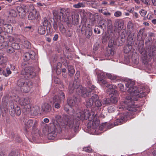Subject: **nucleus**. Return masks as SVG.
<instances>
[{
	"mask_svg": "<svg viewBox=\"0 0 156 156\" xmlns=\"http://www.w3.org/2000/svg\"><path fill=\"white\" fill-rule=\"evenodd\" d=\"M79 72H77V73H76V74L75 75V80L74 81V82L75 81L77 82L76 80L79 77Z\"/></svg>",
	"mask_w": 156,
	"mask_h": 156,
	"instance_id": "nucleus-60",
	"label": "nucleus"
},
{
	"mask_svg": "<svg viewBox=\"0 0 156 156\" xmlns=\"http://www.w3.org/2000/svg\"><path fill=\"white\" fill-rule=\"evenodd\" d=\"M6 51L8 53H11L14 51L12 46H9L6 48Z\"/></svg>",
	"mask_w": 156,
	"mask_h": 156,
	"instance_id": "nucleus-39",
	"label": "nucleus"
},
{
	"mask_svg": "<svg viewBox=\"0 0 156 156\" xmlns=\"http://www.w3.org/2000/svg\"><path fill=\"white\" fill-rule=\"evenodd\" d=\"M25 123L27 128H29L32 126V128L34 129L37 126V122L36 120L34 121L33 120L30 119L27 120Z\"/></svg>",
	"mask_w": 156,
	"mask_h": 156,
	"instance_id": "nucleus-14",
	"label": "nucleus"
},
{
	"mask_svg": "<svg viewBox=\"0 0 156 156\" xmlns=\"http://www.w3.org/2000/svg\"><path fill=\"white\" fill-rule=\"evenodd\" d=\"M95 71L98 76V81L99 83L103 84H106L107 81L103 79L105 78L106 73L97 69L95 70Z\"/></svg>",
	"mask_w": 156,
	"mask_h": 156,
	"instance_id": "nucleus-9",
	"label": "nucleus"
},
{
	"mask_svg": "<svg viewBox=\"0 0 156 156\" xmlns=\"http://www.w3.org/2000/svg\"><path fill=\"white\" fill-rule=\"evenodd\" d=\"M111 102V100L109 98H105L102 101L103 104L108 105Z\"/></svg>",
	"mask_w": 156,
	"mask_h": 156,
	"instance_id": "nucleus-31",
	"label": "nucleus"
},
{
	"mask_svg": "<svg viewBox=\"0 0 156 156\" xmlns=\"http://www.w3.org/2000/svg\"><path fill=\"white\" fill-rule=\"evenodd\" d=\"M85 6V3L84 2H79L77 4L74 5L73 7L75 8L79 9L80 8H83Z\"/></svg>",
	"mask_w": 156,
	"mask_h": 156,
	"instance_id": "nucleus-22",
	"label": "nucleus"
},
{
	"mask_svg": "<svg viewBox=\"0 0 156 156\" xmlns=\"http://www.w3.org/2000/svg\"><path fill=\"white\" fill-rule=\"evenodd\" d=\"M92 122V126L90 127V131L91 133L93 134L99 135L100 133L98 132V130L97 128L98 126L100 123L99 120L96 119L95 118L91 121L90 123Z\"/></svg>",
	"mask_w": 156,
	"mask_h": 156,
	"instance_id": "nucleus-8",
	"label": "nucleus"
},
{
	"mask_svg": "<svg viewBox=\"0 0 156 156\" xmlns=\"http://www.w3.org/2000/svg\"><path fill=\"white\" fill-rule=\"evenodd\" d=\"M12 111L14 112L17 115H20L21 113L20 108L18 106L15 107Z\"/></svg>",
	"mask_w": 156,
	"mask_h": 156,
	"instance_id": "nucleus-25",
	"label": "nucleus"
},
{
	"mask_svg": "<svg viewBox=\"0 0 156 156\" xmlns=\"http://www.w3.org/2000/svg\"><path fill=\"white\" fill-rule=\"evenodd\" d=\"M83 150L87 152H90L92 151L91 148L90 147H86L83 148Z\"/></svg>",
	"mask_w": 156,
	"mask_h": 156,
	"instance_id": "nucleus-52",
	"label": "nucleus"
},
{
	"mask_svg": "<svg viewBox=\"0 0 156 156\" xmlns=\"http://www.w3.org/2000/svg\"><path fill=\"white\" fill-rule=\"evenodd\" d=\"M118 86L120 88V90L122 91H124V86L123 85L121 84L120 83L118 84Z\"/></svg>",
	"mask_w": 156,
	"mask_h": 156,
	"instance_id": "nucleus-57",
	"label": "nucleus"
},
{
	"mask_svg": "<svg viewBox=\"0 0 156 156\" xmlns=\"http://www.w3.org/2000/svg\"><path fill=\"white\" fill-rule=\"evenodd\" d=\"M108 51L109 52H110V54L109 53L108 55V56H110L111 55H113L114 54V52L113 51H112V50L111 49L108 50Z\"/></svg>",
	"mask_w": 156,
	"mask_h": 156,
	"instance_id": "nucleus-63",
	"label": "nucleus"
},
{
	"mask_svg": "<svg viewBox=\"0 0 156 156\" xmlns=\"http://www.w3.org/2000/svg\"><path fill=\"white\" fill-rule=\"evenodd\" d=\"M86 34H85L86 35V37L87 38H89L92 35V32L90 28H88Z\"/></svg>",
	"mask_w": 156,
	"mask_h": 156,
	"instance_id": "nucleus-45",
	"label": "nucleus"
},
{
	"mask_svg": "<svg viewBox=\"0 0 156 156\" xmlns=\"http://www.w3.org/2000/svg\"><path fill=\"white\" fill-rule=\"evenodd\" d=\"M68 71L69 75L70 76H72L75 73V70L73 66H68Z\"/></svg>",
	"mask_w": 156,
	"mask_h": 156,
	"instance_id": "nucleus-26",
	"label": "nucleus"
},
{
	"mask_svg": "<svg viewBox=\"0 0 156 156\" xmlns=\"http://www.w3.org/2000/svg\"><path fill=\"white\" fill-rule=\"evenodd\" d=\"M122 15V13L119 11H117L114 13V16L116 17H119Z\"/></svg>",
	"mask_w": 156,
	"mask_h": 156,
	"instance_id": "nucleus-53",
	"label": "nucleus"
},
{
	"mask_svg": "<svg viewBox=\"0 0 156 156\" xmlns=\"http://www.w3.org/2000/svg\"><path fill=\"white\" fill-rule=\"evenodd\" d=\"M127 29L129 31L132 32L134 29V25L133 23L130 21L128 22L127 25Z\"/></svg>",
	"mask_w": 156,
	"mask_h": 156,
	"instance_id": "nucleus-27",
	"label": "nucleus"
},
{
	"mask_svg": "<svg viewBox=\"0 0 156 156\" xmlns=\"http://www.w3.org/2000/svg\"><path fill=\"white\" fill-rule=\"evenodd\" d=\"M88 28H90L89 27H87L85 25L83 26L81 29L82 33L84 34H86L87 31H88L87 30H88Z\"/></svg>",
	"mask_w": 156,
	"mask_h": 156,
	"instance_id": "nucleus-30",
	"label": "nucleus"
},
{
	"mask_svg": "<svg viewBox=\"0 0 156 156\" xmlns=\"http://www.w3.org/2000/svg\"><path fill=\"white\" fill-rule=\"evenodd\" d=\"M11 45L14 49H18L20 48V46L18 43H13Z\"/></svg>",
	"mask_w": 156,
	"mask_h": 156,
	"instance_id": "nucleus-38",
	"label": "nucleus"
},
{
	"mask_svg": "<svg viewBox=\"0 0 156 156\" xmlns=\"http://www.w3.org/2000/svg\"><path fill=\"white\" fill-rule=\"evenodd\" d=\"M156 52L155 51H150L148 54L150 58H152L155 55Z\"/></svg>",
	"mask_w": 156,
	"mask_h": 156,
	"instance_id": "nucleus-43",
	"label": "nucleus"
},
{
	"mask_svg": "<svg viewBox=\"0 0 156 156\" xmlns=\"http://www.w3.org/2000/svg\"><path fill=\"white\" fill-rule=\"evenodd\" d=\"M145 5H149L150 0H141V1Z\"/></svg>",
	"mask_w": 156,
	"mask_h": 156,
	"instance_id": "nucleus-55",
	"label": "nucleus"
},
{
	"mask_svg": "<svg viewBox=\"0 0 156 156\" xmlns=\"http://www.w3.org/2000/svg\"><path fill=\"white\" fill-rule=\"evenodd\" d=\"M106 76L108 77V78L111 80H115L116 78V76L112 75L111 74L106 73Z\"/></svg>",
	"mask_w": 156,
	"mask_h": 156,
	"instance_id": "nucleus-36",
	"label": "nucleus"
},
{
	"mask_svg": "<svg viewBox=\"0 0 156 156\" xmlns=\"http://www.w3.org/2000/svg\"><path fill=\"white\" fill-rule=\"evenodd\" d=\"M61 93H62L63 94L64 98H65V94L62 91H60L58 92L57 95H55L54 96L57 97V100H60V99L61 98H60L62 97V96L61 95Z\"/></svg>",
	"mask_w": 156,
	"mask_h": 156,
	"instance_id": "nucleus-41",
	"label": "nucleus"
},
{
	"mask_svg": "<svg viewBox=\"0 0 156 156\" xmlns=\"http://www.w3.org/2000/svg\"><path fill=\"white\" fill-rule=\"evenodd\" d=\"M132 47L130 45H127L124 48V52L126 53H128L132 49Z\"/></svg>",
	"mask_w": 156,
	"mask_h": 156,
	"instance_id": "nucleus-29",
	"label": "nucleus"
},
{
	"mask_svg": "<svg viewBox=\"0 0 156 156\" xmlns=\"http://www.w3.org/2000/svg\"><path fill=\"white\" fill-rule=\"evenodd\" d=\"M57 130L55 128V126L54 125H52L49 127L48 128V137H52V138H49V139H53V138H55L57 135L56 131Z\"/></svg>",
	"mask_w": 156,
	"mask_h": 156,
	"instance_id": "nucleus-11",
	"label": "nucleus"
},
{
	"mask_svg": "<svg viewBox=\"0 0 156 156\" xmlns=\"http://www.w3.org/2000/svg\"><path fill=\"white\" fill-rule=\"evenodd\" d=\"M34 68L31 67H26L22 70L20 76V78L17 83V86L20 87L22 91L27 93L30 91L32 85V82L26 79L27 78H32L35 76L34 72Z\"/></svg>",
	"mask_w": 156,
	"mask_h": 156,
	"instance_id": "nucleus-1",
	"label": "nucleus"
},
{
	"mask_svg": "<svg viewBox=\"0 0 156 156\" xmlns=\"http://www.w3.org/2000/svg\"><path fill=\"white\" fill-rule=\"evenodd\" d=\"M135 84V82L131 80H129L126 83V87L128 88L127 90L129 94L128 96H129V98L132 97L133 95L135 94L136 95L139 93L137 87L134 86Z\"/></svg>",
	"mask_w": 156,
	"mask_h": 156,
	"instance_id": "nucleus-6",
	"label": "nucleus"
},
{
	"mask_svg": "<svg viewBox=\"0 0 156 156\" xmlns=\"http://www.w3.org/2000/svg\"><path fill=\"white\" fill-rule=\"evenodd\" d=\"M39 16L38 12L35 10H33L32 12H30L28 16V19L30 20H36Z\"/></svg>",
	"mask_w": 156,
	"mask_h": 156,
	"instance_id": "nucleus-16",
	"label": "nucleus"
},
{
	"mask_svg": "<svg viewBox=\"0 0 156 156\" xmlns=\"http://www.w3.org/2000/svg\"><path fill=\"white\" fill-rule=\"evenodd\" d=\"M4 28L8 33H11L12 31V26L9 24H5Z\"/></svg>",
	"mask_w": 156,
	"mask_h": 156,
	"instance_id": "nucleus-21",
	"label": "nucleus"
},
{
	"mask_svg": "<svg viewBox=\"0 0 156 156\" xmlns=\"http://www.w3.org/2000/svg\"><path fill=\"white\" fill-rule=\"evenodd\" d=\"M54 16L56 18L60 21L66 22L69 20V16L70 14L69 9L59 8L55 9L53 11Z\"/></svg>",
	"mask_w": 156,
	"mask_h": 156,
	"instance_id": "nucleus-4",
	"label": "nucleus"
},
{
	"mask_svg": "<svg viewBox=\"0 0 156 156\" xmlns=\"http://www.w3.org/2000/svg\"><path fill=\"white\" fill-rule=\"evenodd\" d=\"M44 121L46 123H48L49 122V120L48 118H46L44 119Z\"/></svg>",
	"mask_w": 156,
	"mask_h": 156,
	"instance_id": "nucleus-64",
	"label": "nucleus"
},
{
	"mask_svg": "<svg viewBox=\"0 0 156 156\" xmlns=\"http://www.w3.org/2000/svg\"><path fill=\"white\" fill-rule=\"evenodd\" d=\"M140 53L142 56V58L145 59H147V57L146 51L144 50H143Z\"/></svg>",
	"mask_w": 156,
	"mask_h": 156,
	"instance_id": "nucleus-34",
	"label": "nucleus"
},
{
	"mask_svg": "<svg viewBox=\"0 0 156 156\" xmlns=\"http://www.w3.org/2000/svg\"><path fill=\"white\" fill-rule=\"evenodd\" d=\"M99 99L98 95L96 94H94L91 98L88 99L86 101V105L87 108L91 107L93 105L94 100H96Z\"/></svg>",
	"mask_w": 156,
	"mask_h": 156,
	"instance_id": "nucleus-13",
	"label": "nucleus"
},
{
	"mask_svg": "<svg viewBox=\"0 0 156 156\" xmlns=\"http://www.w3.org/2000/svg\"><path fill=\"white\" fill-rule=\"evenodd\" d=\"M56 121L58 123H62L63 120L62 119L61 116L58 114L55 115V116Z\"/></svg>",
	"mask_w": 156,
	"mask_h": 156,
	"instance_id": "nucleus-28",
	"label": "nucleus"
},
{
	"mask_svg": "<svg viewBox=\"0 0 156 156\" xmlns=\"http://www.w3.org/2000/svg\"><path fill=\"white\" fill-rule=\"evenodd\" d=\"M17 155H18V153L12 151L9 154V156H17Z\"/></svg>",
	"mask_w": 156,
	"mask_h": 156,
	"instance_id": "nucleus-56",
	"label": "nucleus"
},
{
	"mask_svg": "<svg viewBox=\"0 0 156 156\" xmlns=\"http://www.w3.org/2000/svg\"><path fill=\"white\" fill-rule=\"evenodd\" d=\"M115 109V108L113 106H110L108 108V111L109 113H112L114 112Z\"/></svg>",
	"mask_w": 156,
	"mask_h": 156,
	"instance_id": "nucleus-46",
	"label": "nucleus"
},
{
	"mask_svg": "<svg viewBox=\"0 0 156 156\" xmlns=\"http://www.w3.org/2000/svg\"><path fill=\"white\" fill-rule=\"evenodd\" d=\"M139 12L141 16L143 17L147 13L146 11L143 9H141Z\"/></svg>",
	"mask_w": 156,
	"mask_h": 156,
	"instance_id": "nucleus-47",
	"label": "nucleus"
},
{
	"mask_svg": "<svg viewBox=\"0 0 156 156\" xmlns=\"http://www.w3.org/2000/svg\"><path fill=\"white\" fill-rule=\"evenodd\" d=\"M30 99L28 97L21 98L20 99L19 103L22 106H25L27 105L30 103Z\"/></svg>",
	"mask_w": 156,
	"mask_h": 156,
	"instance_id": "nucleus-18",
	"label": "nucleus"
},
{
	"mask_svg": "<svg viewBox=\"0 0 156 156\" xmlns=\"http://www.w3.org/2000/svg\"><path fill=\"white\" fill-rule=\"evenodd\" d=\"M60 31L63 34H64L66 33V30L65 28L63 27L62 25L61 26L59 27Z\"/></svg>",
	"mask_w": 156,
	"mask_h": 156,
	"instance_id": "nucleus-51",
	"label": "nucleus"
},
{
	"mask_svg": "<svg viewBox=\"0 0 156 156\" xmlns=\"http://www.w3.org/2000/svg\"><path fill=\"white\" fill-rule=\"evenodd\" d=\"M38 32L40 34H44L45 33V27L42 26H40L38 29Z\"/></svg>",
	"mask_w": 156,
	"mask_h": 156,
	"instance_id": "nucleus-24",
	"label": "nucleus"
},
{
	"mask_svg": "<svg viewBox=\"0 0 156 156\" xmlns=\"http://www.w3.org/2000/svg\"><path fill=\"white\" fill-rule=\"evenodd\" d=\"M51 105L48 103L44 104L42 107L41 110L44 114H47L51 110Z\"/></svg>",
	"mask_w": 156,
	"mask_h": 156,
	"instance_id": "nucleus-17",
	"label": "nucleus"
},
{
	"mask_svg": "<svg viewBox=\"0 0 156 156\" xmlns=\"http://www.w3.org/2000/svg\"><path fill=\"white\" fill-rule=\"evenodd\" d=\"M62 97L60 98V100L57 99V97H54L53 98V102L54 104V107L57 109L59 108L60 107V104L62 101L64 100V97L63 94L61 93Z\"/></svg>",
	"mask_w": 156,
	"mask_h": 156,
	"instance_id": "nucleus-10",
	"label": "nucleus"
},
{
	"mask_svg": "<svg viewBox=\"0 0 156 156\" xmlns=\"http://www.w3.org/2000/svg\"><path fill=\"white\" fill-rule=\"evenodd\" d=\"M0 59L1 60L2 62L3 63H5L7 61V58L2 56H0Z\"/></svg>",
	"mask_w": 156,
	"mask_h": 156,
	"instance_id": "nucleus-44",
	"label": "nucleus"
},
{
	"mask_svg": "<svg viewBox=\"0 0 156 156\" xmlns=\"http://www.w3.org/2000/svg\"><path fill=\"white\" fill-rule=\"evenodd\" d=\"M6 72L4 71V73L3 74V75H4L5 76L7 77L8 76L9 74L11 73V72L10 70V69L9 68H7L6 69Z\"/></svg>",
	"mask_w": 156,
	"mask_h": 156,
	"instance_id": "nucleus-33",
	"label": "nucleus"
},
{
	"mask_svg": "<svg viewBox=\"0 0 156 156\" xmlns=\"http://www.w3.org/2000/svg\"><path fill=\"white\" fill-rule=\"evenodd\" d=\"M95 88V87L94 85H92L90 87L89 85V87L87 88V89H88L90 93L92 90H94Z\"/></svg>",
	"mask_w": 156,
	"mask_h": 156,
	"instance_id": "nucleus-54",
	"label": "nucleus"
},
{
	"mask_svg": "<svg viewBox=\"0 0 156 156\" xmlns=\"http://www.w3.org/2000/svg\"><path fill=\"white\" fill-rule=\"evenodd\" d=\"M126 117V115L124 114H121L120 117L119 118L117 119H116V122H114V125L113 126L112 125L111 128H112L114 126L121 124V123L125 121Z\"/></svg>",
	"mask_w": 156,
	"mask_h": 156,
	"instance_id": "nucleus-15",
	"label": "nucleus"
},
{
	"mask_svg": "<svg viewBox=\"0 0 156 156\" xmlns=\"http://www.w3.org/2000/svg\"><path fill=\"white\" fill-rule=\"evenodd\" d=\"M39 108L38 106H35L32 108L30 112L34 115H36L38 113Z\"/></svg>",
	"mask_w": 156,
	"mask_h": 156,
	"instance_id": "nucleus-20",
	"label": "nucleus"
},
{
	"mask_svg": "<svg viewBox=\"0 0 156 156\" xmlns=\"http://www.w3.org/2000/svg\"><path fill=\"white\" fill-rule=\"evenodd\" d=\"M24 42V46L27 49H30L31 47L30 42L27 41H25Z\"/></svg>",
	"mask_w": 156,
	"mask_h": 156,
	"instance_id": "nucleus-35",
	"label": "nucleus"
},
{
	"mask_svg": "<svg viewBox=\"0 0 156 156\" xmlns=\"http://www.w3.org/2000/svg\"><path fill=\"white\" fill-rule=\"evenodd\" d=\"M66 120L63 121V123L70 128H72L74 126V131L76 132L79 126L77 124H74L73 119L69 118V116H66L65 118Z\"/></svg>",
	"mask_w": 156,
	"mask_h": 156,
	"instance_id": "nucleus-7",
	"label": "nucleus"
},
{
	"mask_svg": "<svg viewBox=\"0 0 156 156\" xmlns=\"http://www.w3.org/2000/svg\"><path fill=\"white\" fill-rule=\"evenodd\" d=\"M2 45L4 48H6L8 46V43L7 42H5L3 43Z\"/></svg>",
	"mask_w": 156,
	"mask_h": 156,
	"instance_id": "nucleus-58",
	"label": "nucleus"
},
{
	"mask_svg": "<svg viewBox=\"0 0 156 156\" xmlns=\"http://www.w3.org/2000/svg\"><path fill=\"white\" fill-rule=\"evenodd\" d=\"M94 114L93 112H90L89 110L85 109L83 111H79L76 114V117L77 120H87L90 117L93 118Z\"/></svg>",
	"mask_w": 156,
	"mask_h": 156,
	"instance_id": "nucleus-5",
	"label": "nucleus"
},
{
	"mask_svg": "<svg viewBox=\"0 0 156 156\" xmlns=\"http://www.w3.org/2000/svg\"><path fill=\"white\" fill-rule=\"evenodd\" d=\"M111 102L113 103H116L117 102V99L115 97H112L110 99Z\"/></svg>",
	"mask_w": 156,
	"mask_h": 156,
	"instance_id": "nucleus-49",
	"label": "nucleus"
},
{
	"mask_svg": "<svg viewBox=\"0 0 156 156\" xmlns=\"http://www.w3.org/2000/svg\"><path fill=\"white\" fill-rule=\"evenodd\" d=\"M110 94H112L114 95H115V96H117L119 95V93L118 91L115 89H113L111 91V92L109 93Z\"/></svg>",
	"mask_w": 156,
	"mask_h": 156,
	"instance_id": "nucleus-48",
	"label": "nucleus"
},
{
	"mask_svg": "<svg viewBox=\"0 0 156 156\" xmlns=\"http://www.w3.org/2000/svg\"><path fill=\"white\" fill-rule=\"evenodd\" d=\"M106 87L111 90L113 89H115L116 88V86L114 85L107 84Z\"/></svg>",
	"mask_w": 156,
	"mask_h": 156,
	"instance_id": "nucleus-37",
	"label": "nucleus"
},
{
	"mask_svg": "<svg viewBox=\"0 0 156 156\" xmlns=\"http://www.w3.org/2000/svg\"><path fill=\"white\" fill-rule=\"evenodd\" d=\"M9 16L13 17H16L17 15L16 10L14 9H11L9 12Z\"/></svg>",
	"mask_w": 156,
	"mask_h": 156,
	"instance_id": "nucleus-23",
	"label": "nucleus"
},
{
	"mask_svg": "<svg viewBox=\"0 0 156 156\" xmlns=\"http://www.w3.org/2000/svg\"><path fill=\"white\" fill-rule=\"evenodd\" d=\"M94 102H95V105L97 107H99L101 105V101L98 99L96 100H94Z\"/></svg>",
	"mask_w": 156,
	"mask_h": 156,
	"instance_id": "nucleus-42",
	"label": "nucleus"
},
{
	"mask_svg": "<svg viewBox=\"0 0 156 156\" xmlns=\"http://www.w3.org/2000/svg\"><path fill=\"white\" fill-rule=\"evenodd\" d=\"M94 32L95 33H97V34H99L100 33V31L99 29H98V28L95 29H94Z\"/></svg>",
	"mask_w": 156,
	"mask_h": 156,
	"instance_id": "nucleus-62",
	"label": "nucleus"
},
{
	"mask_svg": "<svg viewBox=\"0 0 156 156\" xmlns=\"http://www.w3.org/2000/svg\"><path fill=\"white\" fill-rule=\"evenodd\" d=\"M75 89H76V92L77 94L84 98L89 96V92L88 89L79 85V83L75 81L73 83H70L68 87L69 93L70 94L72 93Z\"/></svg>",
	"mask_w": 156,
	"mask_h": 156,
	"instance_id": "nucleus-3",
	"label": "nucleus"
},
{
	"mask_svg": "<svg viewBox=\"0 0 156 156\" xmlns=\"http://www.w3.org/2000/svg\"><path fill=\"white\" fill-rule=\"evenodd\" d=\"M8 101V97L7 96L4 97L2 99V104L6 106L7 104V102Z\"/></svg>",
	"mask_w": 156,
	"mask_h": 156,
	"instance_id": "nucleus-32",
	"label": "nucleus"
},
{
	"mask_svg": "<svg viewBox=\"0 0 156 156\" xmlns=\"http://www.w3.org/2000/svg\"><path fill=\"white\" fill-rule=\"evenodd\" d=\"M80 102L79 100L76 98H73V99H70L68 101V104L69 106H75Z\"/></svg>",
	"mask_w": 156,
	"mask_h": 156,
	"instance_id": "nucleus-19",
	"label": "nucleus"
},
{
	"mask_svg": "<svg viewBox=\"0 0 156 156\" xmlns=\"http://www.w3.org/2000/svg\"><path fill=\"white\" fill-rule=\"evenodd\" d=\"M142 35V33L140 31V30L138 32L137 35V39H139L140 37L141 38Z\"/></svg>",
	"mask_w": 156,
	"mask_h": 156,
	"instance_id": "nucleus-59",
	"label": "nucleus"
},
{
	"mask_svg": "<svg viewBox=\"0 0 156 156\" xmlns=\"http://www.w3.org/2000/svg\"><path fill=\"white\" fill-rule=\"evenodd\" d=\"M138 93L137 95L134 94L132 97L129 98V96H126L125 101L122 103V106H119V109H127L130 111L135 112L137 110L136 106L134 104V101L138 100V98H142L145 97L146 94L145 92H142L140 93L138 90Z\"/></svg>",
	"mask_w": 156,
	"mask_h": 156,
	"instance_id": "nucleus-2",
	"label": "nucleus"
},
{
	"mask_svg": "<svg viewBox=\"0 0 156 156\" xmlns=\"http://www.w3.org/2000/svg\"><path fill=\"white\" fill-rule=\"evenodd\" d=\"M36 54L34 52L30 51L29 52H26L24 55L23 59L25 61H27L31 59L32 60L36 58Z\"/></svg>",
	"mask_w": 156,
	"mask_h": 156,
	"instance_id": "nucleus-12",
	"label": "nucleus"
},
{
	"mask_svg": "<svg viewBox=\"0 0 156 156\" xmlns=\"http://www.w3.org/2000/svg\"><path fill=\"white\" fill-rule=\"evenodd\" d=\"M58 34H56L55 35L53 38V40L54 41H56L58 38Z\"/></svg>",
	"mask_w": 156,
	"mask_h": 156,
	"instance_id": "nucleus-61",
	"label": "nucleus"
},
{
	"mask_svg": "<svg viewBox=\"0 0 156 156\" xmlns=\"http://www.w3.org/2000/svg\"><path fill=\"white\" fill-rule=\"evenodd\" d=\"M48 24V22L46 18H44L42 26L44 27H46L47 26Z\"/></svg>",
	"mask_w": 156,
	"mask_h": 156,
	"instance_id": "nucleus-50",
	"label": "nucleus"
},
{
	"mask_svg": "<svg viewBox=\"0 0 156 156\" xmlns=\"http://www.w3.org/2000/svg\"><path fill=\"white\" fill-rule=\"evenodd\" d=\"M23 107L24 109L26 111L28 112H30L32 108H31L30 104L27 105L26 106H24Z\"/></svg>",
	"mask_w": 156,
	"mask_h": 156,
	"instance_id": "nucleus-40",
	"label": "nucleus"
}]
</instances>
